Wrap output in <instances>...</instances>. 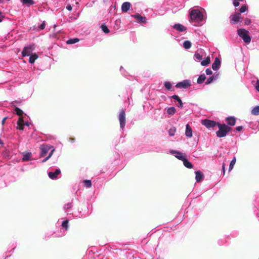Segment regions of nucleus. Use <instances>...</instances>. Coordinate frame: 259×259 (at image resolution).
<instances>
[{
	"label": "nucleus",
	"instance_id": "nucleus-47",
	"mask_svg": "<svg viewBox=\"0 0 259 259\" xmlns=\"http://www.w3.org/2000/svg\"><path fill=\"white\" fill-rule=\"evenodd\" d=\"M205 72L207 75H211L212 74V71L210 68L206 69Z\"/></svg>",
	"mask_w": 259,
	"mask_h": 259
},
{
	"label": "nucleus",
	"instance_id": "nucleus-12",
	"mask_svg": "<svg viewBox=\"0 0 259 259\" xmlns=\"http://www.w3.org/2000/svg\"><path fill=\"white\" fill-rule=\"evenodd\" d=\"M230 18L231 23H237L240 21L241 19L240 13H238L235 14L231 15Z\"/></svg>",
	"mask_w": 259,
	"mask_h": 259
},
{
	"label": "nucleus",
	"instance_id": "nucleus-52",
	"mask_svg": "<svg viewBox=\"0 0 259 259\" xmlns=\"http://www.w3.org/2000/svg\"><path fill=\"white\" fill-rule=\"evenodd\" d=\"M222 170H223V174L224 175V174H225V163H223V165H222Z\"/></svg>",
	"mask_w": 259,
	"mask_h": 259
},
{
	"label": "nucleus",
	"instance_id": "nucleus-14",
	"mask_svg": "<svg viewBox=\"0 0 259 259\" xmlns=\"http://www.w3.org/2000/svg\"><path fill=\"white\" fill-rule=\"evenodd\" d=\"M170 98L174 99L176 101L178 102V104L177 106L180 108H183V104L182 102V101L180 98V97L178 95H174L171 97H169Z\"/></svg>",
	"mask_w": 259,
	"mask_h": 259
},
{
	"label": "nucleus",
	"instance_id": "nucleus-18",
	"mask_svg": "<svg viewBox=\"0 0 259 259\" xmlns=\"http://www.w3.org/2000/svg\"><path fill=\"white\" fill-rule=\"evenodd\" d=\"M131 3L129 2H124L122 4L121 11L123 12H127L130 9Z\"/></svg>",
	"mask_w": 259,
	"mask_h": 259
},
{
	"label": "nucleus",
	"instance_id": "nucleus-41",
	"mask_svg": "<svg viewBox=\"0 0 259 259\" xmlns=\"http://www.w3.org/2000/svg\"><path fill=\"white\" fill-rule=\"evenodd\" d=\"M15 110L16 113L18 115H19V116H21V115L23 114V112L22 110H21L20 108H18V107H16V108H15Z\"/></svg>",
	"mask_w": 259,
	"mask_h": 259
},
{
	"label": "nucleus",
	"instance_id": "nucleus-49",
	"mask_svg": "<svg viewBox=\"0 0 259 259\" xmlns=\"http://www.w3.org/2000/svg\"><path fill=\"white\" fill-rule=\"evenodd\" d=\"M120 71L121 72V73L123 74V75H124V76L126 77L127 76V74L126 73L125 74L124 73L125 71V70L123 69V67L122 66L120 67Z\"/></svg>",
	"mask_w": 259,
	"mask_h": 259
},
{
	"label": "nucleus",
	"instance_id": "nucleus-17",
	"mask_svg": "<svg viewBox=\"0 0 259 259\" xmlns=\"http://www.w3.org/2000/svg\"><path fill=\"white\" fill-rule=\"evenodd\" d=\"M173 28L179 31V32H183L186 30L187 28L181 24H175L173 26Z\"/></svg>",
	"mask_w": 259,
	"mask_h": 259
},
{
	"label": "nucleus",
	"instance_id": "nucleus-16",
	"mask_svg": "<svg viewBox=\"0 0 259 259\" xmlns=\"http://www.w3.org/2000/svg\"><path fill=\"white\" fill-rule=\"evenodd\" d=\"M192 130L189 124L186 125L185 136L188 138H191L192 137Z\"/></svg>",
	"mask_w": 259,
	"mask_h": 259
},
{
	"label": "nucleus",
	"instance_id": "nucleus-2",
	"mask_svg": "<svg viewBox=\"0 0 259 259\" xmlns=\"http://www.w3.org/2000/svg\"><path fill=\"white\" fill-rule=\"evenodd\" d=\"M219 131L216 132L217 136L219 138L225 137L227 133L231 131L232 128L225 124H221L218 123Z\"/></svg>",
	"mask_w": 259,
	"mask_h": 259
},
{
	"label": "nucleus",
	"instance_id": "nucleus-25",
	"mask_svg": "<svg viewBox=\"0 0 259 259\" xmlns=\"http://www.w3.org/2000/svg\"><path fill=\"white\" fill-rule=\"evenodd\" d=\"M55 151V148H53V149H52V150L49 153V155L47 157H46L45 158H44L41 161V162L44 163V162H46L48 160H49L51 157V156L53 155Z\"/></svg>",
	"mask_w": 259,
	"mask_h": 259
},
{
	"label": "nucleus",
	"instance_id": "nucleus-45",
	"mask_svg": "<svg viewBox=\"0 0 259 259\" xmlns=\"http://www.w3.org/2000/svg\"><path fill=\"white\" fill-rule=\"evenodd\" d=\"M256 90L259 92V80H257L254 85Z\"/></svg>",
	"mask_w": 259,
	"mask_h": 259
},
{
	"label": "nucleus",
	"instance_id": "nucleus-30",
	"mask_svg": "<svg viewBox=\"0 0 259 259\" xmlns=\"http://www.w3.org/2000/svg\"><path fill=\"white\" fill-rule=\"evenodd\" d=\"M72 206L73 205L72 202H70L65 204L64 206V209L65 210V212L68 213V209L71 208L72 207Z\"/></svg>",
	"mask_w": 259,
	"mask_h": 259
},
{
	"label": "nucleus",
	"instance_id": "nucleus-6",
	"mask_svg": "<svg viewBox=\"0 0 259 259\" xmlns=\"http://www.w3.org/2000/svg\"><path fill=\"white\" fill-rule=\"evenodd\" d=\"M53 148H55V147L51 145H41L40 147V157L45 156L50 150L51 151L52 149H53Z\"/></svg>",
	"mask_w": 259,
	"mask_h": 259
},
{
	"label": "nucleus",
	"instance_id": "nucleus-7",
	"mask_svg": "<svg viewBox=\"0 0 259 259\" xmlns=\"http://www.w3.org/2000/svg\"><path fill=\"white\" fill-rule=\"evenodd\" d=\"M118 119L120 123V127L123 130L125 125V111L124 109H122L119 114Z\"/></svg>",
	"mask_w": 259,
	"mask_h": 259
},
{
	"label": "nucleus",
	"instance_id": "nucleus-57",
	"mask_svg": "<svg viewBox=\"0 0 259 259\" xmlns=\"http://www.w3.org/2000/svg\"><path fill=\"white\" fill-rule=\"evenodd\" d=\"M64 233L62 234L61 235H58L57 236L58 237L62 236L64 235Z\"/></svg>",
	"mask_w": 259,
	"mask_h": 259
},
{
	"label": "nucleus",
	"instance_id": "nucleus-40",
	"mask_svg": "<svg viewBox=\"0 0 259 259\" xmlns=\"http://www.w3.org/2000/svg\"><path fill=\"white\" fill-rule=\"evenodd\" d=\"M247 10V7L246 5H242L240 8L239 11L240 13H243Z\"/></svg>",
	"mask_w": 259,
	"mask_h": 259
},
{
	"label": "nucleus",
	"instance_id": "nucleus-48",
	"mask_svg": "<svg viewBox=\"0 0 259 259\" xmlns=\"http://www.w3.org/2000/svg\"><path fill=\"white\" fill-rule=\"evenodd\" d=\"M243 127L242 126L240 125V126H237L235 128V130L238 132H240L243 130Z\"/></svg>",
	"mask_w": 259,
	"mask_h": 259
},
{
	"label": "nucleus",
	"instance_id": "nucleus-55",
	"mask_svg": "<svg viewBox=\"0 0 259 259\" xmlns=\"http://www.w3.org/2000/svg\"><path fill=\"white\" fill-rule=\"evenodd\" d=\"M24 125L28 126L29 125V123L28 122H24Z\"/></svg>",
	"mask_w": 259,
	"mask_h": 259
},
{
	"label": "nucleus",
	"instance_id": "nucleus-37",
	"mask_svg": "<svg viewBox=\"0 0 259 259\" xmlns=\"http://www.w3.org/2000/svg\"><path fill=\"white\" fill-rule=\"evenodd\" d=\"M236 158L234 157L233 158V159L231 160V162L230 163L229 168V171H231L233 169V167H234V165H235V164L236 163Z\"/></svg>",
	"mask_w": 259,
	"mask_h": 259
},
{
	"label": "nucleus",
	"instance_id": "nucleus-51",
	"mask_svg": "<svg viewBox=\"0 0 259 259\" xmlns=\"http://www.w3.org/2000/svg\"><path fill=\"white\" fill-rule=\"evenodd\" d=\"M212 76L214 77L213 78L214 80H216L219 78V74L218 73H217L216 74L212 75Z\"/></svg>",
	"mask_w": 259,
	"mask_h": 259
},
{
	"label": "nucleus",
	"instance_id": "nucleus-36",
	"mask_svg": "<svg viewBox=\"0 0 259 259\" xmlns=\"http://www.w3.org/2000/svg\"><path fill=\"white\" fill-rule=\"evenodd\" d=\"M62 226L63 228L65 229L64 230V232L66 231L67 230L68 227V220H66L63 221V222L62 223Z\"/></svg>",
	"mask_w": 259,
	"mask_h": 259
},
{
	"label": "nucleus",
	"instance_id": "nucleus-32",
	"mask_svg": "<svg viewBox=\"0 0 259 259\" xmlns=\"http://www.w3.org/2000/svg\"><path fill=\"white\" fill-rule=\"evenodd\" d=\"M210 63V59L207 57L201 62V65L203 66H207Z\"/></svg>",
	"mask_w": 259,
	"mask_h": 259
},
{
	"label": "nucleus",
	"instance_id": "nucleus-42",
	"mask_svg": "<svg viewBox=\"0 0 259 259\" xmlns=\"http://www.w3.org/2000/svg\"><path fill=\"white\" fill-rule=\"evenodd\" d=\"M46 27V22L44 21L39 26V30H43L45 29Z\"/></svg>",
	"mask_w": 259,
	"mask_h": 259
},
{
	"label": "nucleus",
	"instance_id": "nucleus-54",
	"mask_svg": "<svg viewBox=\"0 0 259 259\" xmlns=\"http://www.w3.org/2000/svg\"><path fill=\"white\" fill-rule=\"evenodd\" d=\"M7 118V117H6L4 118H3V119L2 120V124L3 125H4V124H5V121H6V120Z\"/></svg>",
	"mask_w": 259,
	"mask_h": 259
},
{
	"label": "nucleus",
	"instance_id": "nucleus-50",
	"mask_svg": "<svg viewBox=\"0 0 259 259\" xmlns=\"http://www.w3.org/2000/svg\"><path fill=\"white\" fill-rule=\"evenodd\" d=\"M66 9L69 11H71L72 9V7L71 6V5L70 4H68L67 6H66Z\"/></svg>",
	"mask_w": 259,
	"mask_h": 259
},
{
	"label": "nucleus",
	"instance_id": "nucleus-29",
	"mask_svg": "<svg viewBox=\"0 0 259 259\" xmlns=\"http://www.w3.org/2000/svg\"><path fill=\"white\" fill-rule=\"evenodd\" d=\"M176 112V110L174 107H170L167 108V113L169 115H174Z\"/></svg>",
	"mask_w": 259,
	"mask_h": 259
},
{
	"label": "nucleus",
	"instance_id": "nucleus-5",
	"mask_svg": "<svg viewBox=\"0 0 259 259\" xmlns=\"http://www.w3.org/2000/svg\"><path fill=\"white\" fill-rule=\"evenodd\" d=\"M34 48L35 46L34 44H32L25 46L22 52V56L23 57L30 56L32 51L34 50Z\"/></svg>",
	"mask_w": 259,
	"mask_h": 259
},
{
	"label": "nucleus",
	"instance_id": "nucleus-43",
	"mask_svg": "<svg viewBox=\"0 0 259 259\" xmlns=\"http://www.w3.org/2000/svg\"><path fill=\"white\" fill-rule=\"evenodd\" d=\"M176 130L175 129H170L168 131V134L170 136H174L175 135Z\"/></svg>",
	"mask_w": 259,
	"mask_h": 259
},
{
	"label": "nucleus",
	"instance_id": "nucleus-11",
	"mask_svg": "<svg viewBox=\"0 0 259 259\" xmlns=\"http://www.w3.org/2000/svg\"><path fill=\"white\" fill-rule=\"evenodd\" d=\"M170 153L174 155L177 158L182 161H183L185 158L183 153L180 151L171 150H170Z\"/></svg>",
	"mask_w": 259,
	"mask_h": 259
},
{
	"label": "nucleus",
	"instance_id": "nucleus-10",
	"mask_svg": "<svg viewBox=\"0 0 259 259\" xmlns=\"http://www.w3.org/2000/svg\"><path fill=\"white\" fill-rule=\"evenodd\" d=\"M49 178L52 180L58 179V176L61 174V171L59 168L55 169V171H50L48 173Z\"/></svg>",
	"mask_w": 259,
	"mask_h": 259
},
{
	"label": "nucleus",
	"instance_id": "nucleus-59",
	"mask_svg": "<svg viewBox=\"0 0 259 259\" xmlns=\"http://www.w3.org/2000/svg\"><path fill=\"white\" fill-rule=\"evenodd\" d=\"M239 2H242L243 0H238Z\"/></svg>",
	"mask_w": 259,
	"mask_h": 259
},
{
	"label": "nucleus",
	"instance_id": "nucleus-1",
	"mask_svg": "<svg viewBox=\"0 0 259 259\" xmlns=\"http://www.w3.org/2000/svg\"><path fill=\"white\" fill-rule=\"evenodd\" d=\"M190 18L192 22L196 24V26H201L205 23L202 13L198 9H192L190 11Z\"/></svg>",
	"mask_w": 259,
	"mask_h": 259
},
{
	"label": "nucleus",
	"instance_id": "nucleus-21",
	"mask_svg": "<svg viewBox=\"0 0 259 259\" xmlns=\"http://www.w3.org/2000/svg\"><path fill=\"white\" fill-rule=\"evenodd\" d=\"M183 164L186 167L188 168H191L193 167L192 164L188 161V160L187 158H185L183 160Z\"/></svg>",
	"mask_w": 259,
	"mask_h": 259
},
{
	"label": "nucleus",
	"instance_id": "nucleus-35",
	"mask_svg": "<svg viewBox=\"0 0 259 259\" xmlns=\"http://www.w3.org/2000/svg\"><path fill=\"white\" fill-rule=\"evenodd\" d=\"M23 4H26L28 6L32 5L34 4L33 0H20Z\"/></svg>",
	"mask_w": 259,
	"mask_h": 259
},
{
	"label": "nucleus",
	"instance_id": "nucleus-24",
	"mask_svg": "<svg viewBox=\"0 0 259 259\" xmlns=\"http://www.w3.org/2000/svg\"><path fill=\"white\" fill-rule=\"evenodd\" d=\"M205 75L204 74H201L197 78V83L198 84H201L205 81Z\"/></svg>",
	"mask_w": 259,
	"mask_h": 259
},
{
	"label": "nucleus",
	"instance_id": "nucleus-19",
	"mask_svg": "<svg viewBox=\"0 0 259 259\" xmlns=\"http://www.w3.org/2000/svg\"><path fill=\"white\" fill-rule=\"evenodd\" d=\"M204 178L203 174L200 170L195 171V179L196 182H199Z\"/></svg>",
	"mask_w": 259,
	"mask_h": 259
},
{
	"label": "nucleus",
	"instance_id": "nucleus-38",
	"mask_svg": "<svg viewBox=\"0 0 259 259\" xmlns=\"http://www.w3.org/2000/svg\"><path fill=\"white\" fill-rule=\"evenodd\" d=\"M102 30L105 33H108L109 32V29L108 28L107 26L105 24H102L101 26Z\"/></svg>",
	"mask_w": 259,
	"mask_h": 259
},
{
	"label": "nucleus",
	"instance_id": "nucleus-22",
	"mask_svg": "<svg viewBox=\"0 0 259 259\" xmlns=\"http://www.w3.org/2000/svg\"><path fill=\"white\" fill-rule=\"evenodd\" d=\"M202 59V56L198 52H195L194 55V60L197 62H200Z\"/></svg>",
	"mask_w": 259,
	"mask_h": 259
},
{
	"label": "nucleus",
	"instance_id": "nucleus-58",
	"mask_svg": "<svg viewBox=\"0 0 259 259\" xmlns=\"http://www.w3.org/2000/svg\"><path fill=\"white\" fill-rule=\"evenodd\" d=\"M3 0H0V4L3 2Z\"/></svg>",
	"mask_w": 259,
	"mask_h": 259
},
{
	"label": "nucleus",
	"instance_id": "nucleus-53",
	"mask_svg": "<svg viewBox=\"0 0 259 259\" xmlns=\"http://www.w3.org/2000/svg\"><path fill=\"white\" fill-rule=\"evenodd\" d=\"M4 16L2 15V12L0 11V22H1L3 20Z\"/></svg>",
	"mask_w": 259,
	"mask_h": 259
},
{
	"label": "nucleus",
	"instance_id": "nucleus-46",
	"mask_svg": "<svg viewBox=\"0 0 259 259\" xmlns=\"http://www.w3.org/2000/svg\"><path fill=\"white\" fill-rule=\"evenodd\" d=\"M233 4L234 7H236L239 5L240 2L238 0H234Z\"/></svg>",
	"mask_w": 259,
	"mask_h": 259
},
{
	"label": "nucleus",
	"instance_id": "nucleus-20",
	"mask_svg": "<svg viewBox=\"0 0 259 259\" xmlns=\"http://www.w3.org/2000/svg\"><path fill=\"white\" fill-rule=\"evenodd\" d=\"M24 125V121L21 118H19L17 121V129L19 130H23Z\"/></svg>",
	"mask_w": 259,
	"mask_h": 259
},
{
	"label": "nucleus",
	"instance_id": "nucleus-4",
	"mask_svg": "<svg viewBox=\"0 0 259 259\" xmlns=\"http://www.w3.org/2000/svg\"><path fill=\"white\" fill-rule=\"evenodd\" d=\"M191 85L192 84L190 80L185 79L183 80L182 81L178 82L176 85V87L178 89H186L191 87Z\"/></svg>",
	"mask_w": 259,
	"mask_h": 259
},
{
	"label": "nucleus",
	"instance_id": "nucleus-8",
	"mask_svg": "<svg viewBox=\"0 0 259 259\" xmlns=\"http://www.w3.org/2000/svg\"><path fill=\"white\" fill-rule=\"evenodd\" d=\"M201 123L207 128L214 127L216 125H218V123L215 121L209 119L202 120L201 121Z\"/></svg>",
	"mask_w": 259,
	"mask_h": 259
},
{
	"label": "nucleus",
	"instance_id": "nucleus-56",
	"mask_svg": "<svg viewBox=\"0 0 259 259\" xmlns=\"http://www.w3.org/2000/svg\"><path fill=\"white\" fill-rule=\"evenodd\" d=\"M0 144H3V142L1 139H0Z\"/></svg>",
	"mask_w": 259,
	"mask_h": 259
},
{
	"label": "nucleus",
	"instance_id": "nucleus-33",
	"mask_svg": "<svg viewBox=\"0 0 259 259\" xmlns=\"http://www.w3.org/2000/svg\"><path fill=\"white\" fill-rule=\"evenodd\" d=\"M164 87L169 91H172V85L170 82L169 81H165L164 82Z\"/></svg>",
	"mask_w": 259,
	"mask_h": 259
},
{
	"label": "nucleus",
	"instance_id": "nucleus-9",
	"mask_svg": "<svg viewBox=\"0 0 259 259\" xmlns=\"http://www.w3.org/2000/svg\"><path fill=\"white\" fill-rule=\"evenodd\" d=\"M131 16L135 18L139 23L140 22L142 24H146L147 23V18L144 16H141L139 13L132 15Z\"/></svg>",
	"mask_w": 259,
	"mask_h": 259
},
{
	"label": "nucleus",
	"instance_id": "nucleus-31",
	"mask_svg": "<svg viewBox=\"0 0 259 259\" xmlns=\"http://www.w3.org/2000/svg\"><path fill=\"white\" fill-rule=\"evenodd\" d=\"M191 46V42L189 40H185L183 43V47L185 49H189Z\"/></svg>",
	"mask_w": 259,
	"mask_h": 259
},
{
	"label": "nucleus",
	"instance_id": "nucleus-15",
	"mask_svg": "<svg viewBox=\"0 0 259 259\" xmlns=\"http://www.w3.org/2000/svg\"><path fill=\"white\" fill-rule=\"evenodd\" d=\"M226 121L230 126H234L236 123V118L234 116H229L226 118Z\"/></svg>",
	"mask_w": 259,
	"mask_h": 259
},
{
	"label": "nucleus",
	"instance_id": "nucleus-28",
	"mask_svg": "<svg viewBox=\"0 0 259 259\" xmlns=\"http://www.w3.org/2000/svg\"><path fill=\"white\" fill-rule=\"evenodd\" d=\"M83 186L88 188H91L92 186V182L89 180H85L83 181Z\"/></svg>",
	"mask_w": 259,
	"mask_h": 259
},
{
	"label": "nucleus",
	"instance_id": "nucleus-13",
	"mask_svg": "<svg viewBox=\"0 0 259 259\" xmlns=\"http://www.w3.org/2000/svg\"><path fill=\"white\" fill-rule=\"evenodd\" d=\"M221 61L218 58H215L214 62L212 64V69L214 71H217L220 67Z\"/></svg>",
	"mask_w": 259,
	"mask_h": 259
},
{
	"label": "nucleus",
	"instance_id": "nucleus-23",
	"mask_svg": "<svg viewBox=\"0 0 259 259\" xmlns=\"http://www.w3.org/2000/svg\"><path fill=\"white\" fill-rule=\"evenodd\" d=\"M29 56V62L31 64L34 63L35 60L38 58V55L36 54H32Z\"/></svg>",
	"mask_w": 259,
	"mask_h": 259
},
{
	"label": "nucleus",
	"instance_id": "nucleus-3",
	"mask_svg": "<svg viewBox=\"0 0 259 259\" xmlns=\"http://www.w3.org/2000/svg\"><path fill=\"white\" fill-rule=\"evenodd\" d=\"M238 35L246 44H249L251 41V37L248 34V31L244 29L241 28L237 30Z\"/></svg>",
	"mask_w": 259,
	"mask_h": 259
},
{
	"label": "nucleus",
	"instance_id": "nucleus-27",
	"mask_svg": "<svg viewBox=\"0 0 259 259\" xmlns=\"http://www.w3.org/2000/svg\"><path fill=\"white\" fill-rule=\"evenodd\" d=\"M251 114L254 115H259V106L254 107L251 110Z\"/></svg>",
	"mask_w": 259,
	"mask_h": 259
},
{
	"label": "nucleus",
	"instance_id": "nucleus-44",
	"mask_svg": "<svg viewBox=\"0 0 259 259\" xmlns=\"http://www.w3.org/2000/svg\"><path fill=\"white\" fill-rule=\"evenodd\" d=\"M251 23V20L248 18H246L244 20V24L245 25H248Z\"/></svg>",
	"mask_w": 259,
	"mask_h": 259
},
{
	"label": "nucleus",
	"instance_id": "nucleus-39",
	"mask_svg": "<svg viewBox=\"0 0 259 259\" xmlns=\"http://www.w3.org/2000/svg\"><path fill=\"white\" fill-rule=\"evenodd\" d=\"M213 78L214 77L211 76H210L208 78H207L206 81L205 82V84H209L211 83H212L213 81H214Z\"/></svg>",
	"mask_w": 259,
	"mask_h": 259
},
{
	"label": "nucleus",
	"instance_id": "nucleus-26",
	"mask_svg": "<svg viewBox=\"0 0 259 259\" xmlns=\"http://www.w3.org/2000/svg\"><path fill=\"white\" fill-rule=\"evenodd\" d=\"M79 39L77 38H70L67 40V44L72 45L78 42Z\"/></svg>",
	"mask_w": 259,
	"mask_h": 259
},
{
	"label": "nucleus",
	"instance_id": "nucleus-34",
	"mask_svg": "<svg viewBox=\"0 0 259 259\" xmlns=\"http://www.w3.org/2000/svg\"><path fill=\"white\" fill-rule=\"evenodd\" d=\"M31 156V153L30 152L26 153L23 155L22 157L23 161L28 160Z\"/></svg>",
	"mask_w": 259,
	"mask_h": 259
}]
</instances>
